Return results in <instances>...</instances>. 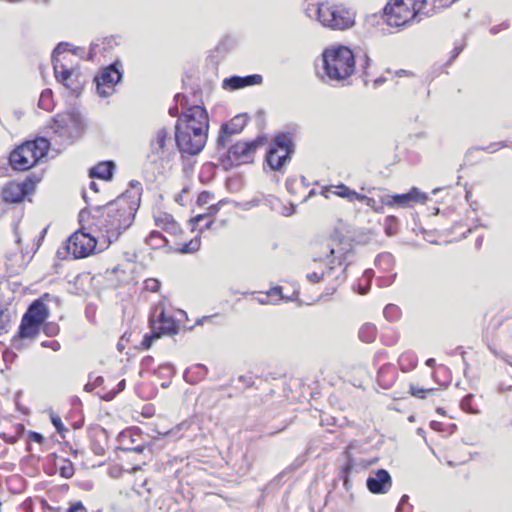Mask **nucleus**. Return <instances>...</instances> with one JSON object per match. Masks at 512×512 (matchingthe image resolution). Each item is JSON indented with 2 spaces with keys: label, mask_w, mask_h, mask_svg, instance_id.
<instances>
[{
  "label": "nucleus",
  "mask_w": 512,
  "mask_h": 512,
  "mask_svg": "<svg viewBox=\"0 0 512 512\" xmlns=\"http://www.w3.org/2000/svg\"><path fill=\"white\" fill-rule=\"evenodd\" d=\"M128 198L127 193H124L104 206H97L91 209L95 225L102 232L107 245L116 241L134 221L135 214L139 208L140 196L138 193L137 197L132 201Z\"/></svg>",
  "instance_id": "1"
},
{
  "label": "nucleus",
  "mask_w": 512,
  "mask_h": 512,
  "mask_svg": "<svg viewBox=\"0 0 512 512\" xmlns=\"http://www.w3.org/2000/svg\"><path fill=\"white\" fill-rule=\"evenodd\" d=\"M313 260L325 262L327 270L308 273L306 278L311 283H318L330 276L334 271L339 269L343 274L345 269L342 267L343 263L347 260L348 254L351 252V244L348 241H343L339 237H330L324 242L316 246Z\"/></svg>",
  "instance_id": "2"
},
{
  "label": "nucleus",
  "mask_w": 512,
  "mask_h": 512,
  "mask_svg": "<svg viewBox=\"0 0 512 512\" xmlns=\"http://www.w3.org/2000/svg\"><path fill=\"white\" fill-rule=\"evenodd\" d=\"M325 75L330 81L343 82L355 71V55L346 46H335L322 54Z\"/></svg>",
  "instance_id": "3"
},
{
  "label": "nucleus",
  "mask_w": 512,
  "mask_h": 512,
  "mask_svg": "<svg viewBox=\"0 0 512 512\" xmlns=\"http://www.w3.org/2000/svg\"><path fill=\"white\" fill-rule=\"evenodd\" d=\"M306 15L314 16L324 26L333 30H344L354 24V13L342 4L320 3L308 5Z\"/></svg>",
  "instance_id": "4"
},
{
  "label": "nucleus",
  "mask_w": 512,
  "mask_h": 512,
  "mask_svg": "<svg viewBox=\"0 0 512 512\" xmlns=\"http://www.w3.org/2000/svg\"><path fill=\"white\" fill-rule=\"evenodd\" d=\"M426 0H390L383 9V19L391 27H401L415 20L419 15L431 16L424 11Z\"/></svg>",
  "instance_id": "5"
},
{
  "label": "nucleus",
  "mask_w": 512,
  "mask_h": 512,
  "mask_svg": "<svg viewBox=\"0 0 512 512\" xmlns=\"http://www.w3.org/2000/svg\"><path fill=\"white\" fill-rule=\"evenodd\" d=\"M87 127L86 119L76 108H70L58 113L50 125L53 133L65 143L79 140Z\"/></svg>",
  "instance_id": "6"
},
{
  "label": "nucleus",
  "mask_w": 512,
  "mask_h": 512,
  "mask_svg": "<svg viewBox=\"0 0 512 512\" xmlns=\"http://www.w3.org/2000/svg\"><path fill=\"white\" fill-rule=\"evenodd\" d=\"M49 146L50 143L45 138H37L22 143L9 155L11 168L16 171L29 170L47 155Z\"/></svg>",
  "instance_id": "7"
},
{
  "label": "nucleus",
  "mask_w": 512,
  "mask_h": 512,
  "mask_svg": "<svg viewBox=\"0 0 512 512\" xmlns=\"http://www.w3.org/2000/svg\"><path fill=\"white\" fill-rule=\"evenodd\" d=\"M176 154L173 140L166 127L157 129L151 136L147 161L157 167H163L173 160Z\"/></svg>",
  "instance_id": "8"
},
{
  "label": "nucleus",
  "mask_w": 512,
  "mask_h": 512,
  "mask_svg": "<svg viewBox=\"0 0 512 512\" xmlns=\"http://www.w3.org/2000/svg\"><path fill=\"white\" fill-rule=\"evenodd\" d=\"M294 144L290 133L280 132L271 140L265 162L274 171H280L291 159Z\"/></svg>",
  "instance_id": "9"
},
{
  "label": "nucleus",
  "mask_w": 512,
  "mask_h": 512,
  "mask_svg": "<svg viewBox=\"0 0 512 512\" xmlns=\"http://www.w3.org/2000/svg\"><path fill=\"white\" fill-rule=\"evenodd\" d=\"M208 135L203 128L187 125L184 129L175 128V144L182 154H199L207 141Z\"/></svg>",
  "instance_id": "10"
},
{
  "label": "nucleus",
  "mask_w": 512,
  "mask_h": 512,
  "mask_svg": "<svg viewBox=\"0 0 512 512\" xmlns=\"http://www.w3.org/2000/svg\"><path fill=\"white\" fill-rule=\"evenodd\" d=\"M123 71L120 60H115L110 65L101 69L94 77L97 94L106 98L114 94L115 86L122 80Z\"/></svg>",
  "instance_id": "11"
},
{
  "label": "nucleus",
  "mask_w": 512,
  "mask_h": 512,
  "mask_svg": "<svg viewBox=\"0 0 512 512\" xmlns=\"http://www.w3.org/2000/svg\"><path fill=\"white\" fill-rule=\"evenodd\" d=\"M266 141L264 136H258L251 141H239L227 149V159L232 166H239L253 162L256 150Z\"/></svg>",
  "instance_id": "12"
},
{
  "label": "nucleus",
  "mask_w": 512,
  "mask_h": 512,
  "mask_svg": "<svg viewBox=\"0 0 512 512\" xmlns=\"http://www.w3.org/2000/svg\"><path fill=\"white\" fill-rule=\"evenodd\" d=\"M96 244L97 241L91 234L78 230L68 238L66 250L75 259H81L92 254Z\"/></svg>",
  "instance_id": "13"
},
{
  "label": "nucleus",
  "mask_w": 512,
  "mask_h": 512,
  "mask_svg": "<svg viewBox=\"0 0 512 512\" xmlns=\"http://www.w3.org/2000/svg\"><path fill=\"white\" fill-rule=\"evenodd\" d=\"M194 126L196 128H203L204 133L208 135L209 130V116L205 107L200 105H194L187 108L178 119L175 124V128L184 129L186 126Z\"/></svg>",
  "instance_id": "14"
},
{
  "label": "nucleus",
  "mask_w": 512,
  "mask_h": 512,
  "mask_svg": "<svg viewBox=\"0 0 512 512\" xmlns=\"http://www.w3.org/2000/svg\"><path fill=\"white\" fill-rule=\"evenodd\" d=\"M248 117L245 114L236 115L229 122L221 125L219 135L217 138V150L224 149L227 144L231 142L233 135L239 134L243 131L247 124Z\"/></svg>",
  "instance_id": "15"
},
{
  "label": "nucleus",
  "mask_w": 512,
  "mask_h": 512,
  "mask_svg": "<svg viewBox=\"0 0 512 512\" xmlns=\"http://www.w3.org/2000/svg\"><path fill=\"white\" fill-rule=\"evenodd\" d=\"M428 199L427 195L418 188L413 187L407 193L381 196L382 204L393 207H409L413 203H424Z\"/></svg>",
  "instance_id": "16"
},
{
  "label": "nucleus",
  "mask_w": 512,
  "mask_h": 512,
  "mask_svg": "<svg viewBox=\"0 0 512 512\" xmlns=\"http://www.w3.org/2000/svg\"><path fill=\"white\" fill-rule=\"evenodd\" d=\"M34 189L31 181L21 183L9 182L2 191L3 200L7 203H19Z\"/></svg>",
  "instance_id": "17"
},
{
  "label": "nucleus",
  "mask_w": 512,
  "mask_h": 512,
  "mask_svg": "<svg viewBox=\"0 0 512 512\" xmlns=\"http://www.w3.org/2000/svg\"><path fill=\"white\" fill-rule=\"evenodd\" d=\"M120 442L123 445V451L139 454L149 447L147 441L142 438V433L138 428L123 431L120 434Z\"/></svg>",
  "instance_id": "18"
},
{
  "label": "nucleus",
  "mask_w": 512,
  "mask_h": 512,
  "mask_svg": "<svg viewBox=\"0 0 512 512\" xmlns=\"http://www.w3.org/2000/svg\"><path fill=\"white\" fill-rule=\"evenodd\" d=\"M367 489L373 494H384L392 486V479L385 469L373 471L366 480Z\"/></svg>",
  "instance_id": "19"
},
{
  "label": "nucleus",
  "mask_w": 512,
  "mask_h": 512,
  "mask_svg": "<svg viewBox=\"0 0 512 512\" xmlns=\"http://www.w3.org/2000/svg\"><path fill=\"white\" fill-rule=\"evenodd\" d=\"M350 448L351 447L349 446L345 452L347 461L345 466L342 468L340 475L346 489H349V476L352 473H359L367 469L373 463L372 461L353 458L350 453Z\"/></svg>",
  "instance_id": "20"
},
{
  "label": "nucleus",
  "mask_w": 512,
  "mask_h": 512,
  "mask_svg": "<svg viewBox=\"0 0 512 512\" xmlns=\"http://www.w3.org/2000/svg\"><path fill=\"white\" fill-rule=\"evenodd\" d=\"M263 81V77L259 74L247 76H230L223 80L222 87L226 90L233 91L244 87L259 85Z\"/></svg>",
  "instance_id": "21"
},
{
  "label": "nucleus",
  "mask_w": 512,
  "mask_h": 512,
  "mask_svg": "<svg viewBox=\"0 0 512 512\" xmlns=\"http://www.w3.org/2000/svg\"><path fill=\"white\" fill-rule=\"evenodd\" d=\"M39 328L40 325L38 323L32 322L30 319L26 320V317L23 316L18 335L12 339L13 346L17 349H21V341L23 339H34L39 333Z\"/></svg>",
  "instance_id": "22"
},
{
  "label": "nucleus",
  "mask_w": 512,
  "mask_h": 512,
  "mask_svg": "<svg viewBox=\"0 0 512 512\" xmlns=\"http://www.w3.org/2000/svg\"><path fill=\"white\" fill-rule=\"evenodd\" d=\"M23 316L26 320L30 319L41 325L48 317V308L40 299H37L30 304Z\"/></svg>",
  "instance_id": "23"
},
{
  "label": "nucleus",
  "mask_w": 512,
  "mask_h": 512,
  "mask_svg": "<svg viewBox=\"0 0 512 512\" xmlns=\"http://www.w3.org/2000/svg\"><path fill=\"white\" fill-rule=\"evenodd\" d=\"M66 58V55H64L63 57L52 56L54 75L58 82L60 80H67L68 78H70L71 75H73L74 68L68 67L65 64Z\"/></svg>",
  "instance_id": "24"
},
{
  "label": "nucleus",
  "mask_w": 512,
  "mask_h": 512,
  "mask_svg": "<svg viewBox=\"0 0 512 512\" xmlns=\"http://www.w3.org/2000/svg\"><path fill=\"white\" fill-rule=\"evenodd\" d=\"M115 165L112 161L100 162L89 170L91 178L110 180L113 176Z\"/></svg>",
  "instance_id": "25"
},
{
  "label": "nucleus",
  "mask_w": 512,
  "mask_h": 512,
  "mask_svg": "<svg viewBox=\"0 0 512 512\" xmlns=\"http://www.w3.org/2000/svg\"><path fill=\"white\" fill-rule=\"evenodd\" d=\"M157 321L159 322L157 329L160 335H173L177 333V324L171 317L166 316L163 310L157 316Z\"/></svg>",
  "instance_id": "26"
},
{
  "label": "nucleus",
  "mask_w": 512,
  "mask_h": 512,
  "mask_svg": "<svg viewBox=\"0 0 512 512\" xmlns=\"http://www.w3.org/2000/svg\"><path fill=\"white\" fill-rule=\"evenodd\" d=\"M81 75L78 70L73 69V75L67 80H60L67 89H69L74 95L78 96L82 91Z\"/></svg>",
  "instance_id": "27"
},
{
  "label": "nucleus",
  "mask_w": 512,
  "mask_h": 512,
  "mask_svg": "<svg viewBox=\"0 0 512 512\" xmlns=\"http://www.w3.org/2000/svg\"><path fill=\"white\" fill-rule=\"evenodd\" d=\"M167 242L165 236L158 231H152L145 239V243L151 249H160L166 246Z\"/></svg>",
  "instance_id": "28"
},
{
  "label": "nucleus",
  "mask_w": 512,
  "mask_h": 512,
  "mask_svg": "<svg viewBox=\"0 0 512 512\" xmlns=\"http://www.w3.org/2000/svg\"><path fill=\"white\" fill-rule=\"evenodd\" d=\"M359 339L365 343H372L376 339L377 329L375 325L366 323L359 330Z\"/></svg>",
  "instance_id": "29"
},
{
  "label": "nucleus",
  "mask_w": 512,
  "mask_h": 512,
  "mask_svg": "<svg viewBox=\"0 0 512 512\" xmlns=\"http://www.w3.org/2000/svg\"><path fill=\"white\" fill-rule=\"evenodd\" d=\"M38 107L47 112H50L53 110L54 101H53V93H52L51 89H45L42 91L39 101H38Z\"/></svg>",
  "instance_id": "30"
},
{
  "label": "nucleus",
  "mask_w": 512,
  "mask_h": 512,
  "mask_svg": "<svg viewBox=\"0 0 512 512\" xmlns=\"http://www.w3.org/2000/svg\"><path fill=\"white\" fill-rule=\"evenodd\" d=\"M334 194L341 198H345L350 202L357 201L358 196H359L358 192L350 189L348 186H346L344 184H339V185L335 186Z\"/></svg>",
  "instance_id": "31"
},
{
  "label": "nucleus",
  "mask_w": 512,
  "mask_h": 512,
  "mask_svg": "<svg viewBox=\"0 0 512 512\" xmlns=\"http://www.w3.org/2000/svg\"><path fill=\"white\" fill-rule=\"evenodd\" d=\"M201 246V241L198 236H196L194 239H191L189 242H185L181 244L176 251H178L181 254H190L198 251Z\"/></svg>",
  "instance_id": "32"
},
{
  "label": "nucleus",
  "mask_w": 512,
  "mask_h": 512,
  "mask_svg": "<svg viewBox=\"0 0 512 512\" xmlns=\"http://www.w3.org/2000/svg\"><path fill=\"white\" fill-rule=\"evenodd\" d=\"M159 222L163 223V228L172 234H176L179 231L178 224L170 215L165 214L163 218L157 219L158 225H160Z\"/></svg>",
  "instance_id": "33"
},
{
  "label": "nucleus",
  "mask_w": 512,
  "mask_h": 512,
  "mask_svg": "<svg viewBox=\"0 0 512 512\" xmlns=\"http://www.w3.org/2000/svg\"><path fill=\"white\" fill-rule=\"evenodd\" d=\"M383 313H384L385 318L391 322L397 321L401 317V310L395 304L386 305Z\"/></svg>",
  "instance_id": "34"
},
{
  "label": "nucleus",
  "mask_w": 512,
  "mask_h": 512,
  "mask_svg": "<svg viewBox=\"0 0 512 512\" xmlns=\"http://www.w3.org/2000/svg\"><path fill=\"white\" fill-rule=\"evenodd\" d=\"M399 364L403 371H408L416 366L415 356L411 353H404L399 358Z\"/></svg>",
  "instance_id": "35"
},
{
  "label": "nucleus",
  "mask_w": 512,
  "mask_h": 512,
  "mask_svg": "<svg viewBox=\"0 0 512 512\" xmlns=\"http://www.w3.org/2000/svg\"><path fill=\"white\" fill-rule=\"evenodd\" d=\"M357 201L365 203L368 207L372 208L376 212H381L383 209V206L385 205V204H382L381 200H380V203L378 204L374 198L368 197V196L360 194V193H359Z\"/></svg>",
  "instance_id": "36"
},
{
  "label": "nucleus",
  "mask_w": 512,
  "mask_h": 512,
  "mask_svg": "<svg viewBox=\"0 0 512 512\" xmlns=\"http://www.w3.org/2000/svg\"><path fill=\"white\" fill-rule=\"evenodd\" d=\"M434 391H435V389H433V388L424 389V388H419L416 385L410 384V392H411V394L414 397H417V398H420V399L426 398L427 394H432Z\"/></svg>",
  "instance_id": "37"
},
{
  "label": "nucleus",
  "mask_w": 512,
  "mask_h": 512,
  "mask_svg": "<svg viewBox=\"0 0 512 512\" xmlns=\"http://www.w3.org/2000/svg\"><path fill=\"white\" fill-rule=\"evenodd\" d=\"M60 475L65 478H70L74 474V468L70 461H64L63 465L59 468Z\"/></svg>",
  "instance_id": "38"
},
{
  "label": "nucleus",
  "mask_w": 512,
  "mask_h": 512,
  "mask_svg": "<svg viewBox=\"0 0 512 512\" xmlns=\"http://www.w3.org/2000/svg\"><path fill=\"white\" fill-rule=\"evenodd\" d=\"M506 146L507 145L505 142H494V143H490L488 146L477 147V149L488 152V153H494L497 150L504 148Z\"/></svg>",
  "instance_id": "39"
},
{
  "label": "nucleus",
  "mask_w": 512,
  "mask_h": 512,
  "mask_svg": "<svg viewBox=\"0 0 512 512\" xmlns=\"http://www.w3.org/2000/svg\"><path fill=\"white\" fill-rule=\"evenodd\" d=\"M222 202H219L217 205H212L209 207V213L208 214H199L196 217L192 219V222L195 224H199L201 221L205 220L208 216L215 214L218 211V206Z\"/></svg>",
  "instance_id": "40"
},
{
  "label": "nucleus",
  "mask_w": 512,
  "mask_h": 512,
  "mask_svg": "<svg viewBox=\"0 0 512 512\" xmlns=\"http://www.w3.org/2000/svg\"><path fill=\"white\" fill-rule=\"evenodd\" d=\"M125 385H126L125 380H124V379H123V380H121V381L118 383V385H117V389H116V390L109 391L108 393H106V394L104 395L103 399H104L105 401H111V400L116 396V394H117V393H119V392H121V391H123V390L125 389Z\"/></svg>",
  "instance_id": "41"
},
{
  "label": "nucleus",
  "mask_w": 512,
  "mask_h": 512,
  "mask_svg": "<svg viewBox=\"0 0 512 512\" xmlns=\"http://www.w3.org/2000/svg\"><path fill=\"white\" fill-rule=\"evenodd\" d=\"M408 499L407 495H403L395 512H411L412 506L408 504Z\"/></svg>",
  "instance_id": "42"
},
{
  "label": "nucleus",
  "mask_w": 512,
  "mask_h": 512,
  "mask_svg": "<svg viewBox=\"0 0 512 512\" xmlns=\"http://www.w3.org/2000/svg\"><path fill=\"white\" fill-rule=\"evenodd\" d=\"M158 337H160V334L158 332L156 333L155 331H153L152 334H145L141 343L142 347L144 349H149L152 345L153 340Z\"/></svg>",
  "instance_id": "43"
},
{
  "label": "nucleus",
  "mask_w": 512,
  "mask_h": 512,
  "mask_svg": "<svg viewBox=\"0 0 512 512\" xmlns=\"http://www.w3.org/2000/svg\"><path fill=\"white\" fill-rule=\"evenodd\" d=\"M472 399H473V395H471V394L466 395L461 401V407L463 410H465L467 412L477 413V411L475 409H473L471 406Z\"/></svg>",
  "instance_id": "44"
},
{
  "label": "nucleus",
  "mask_w": 512,
  "mask_h": 512,
  "mask_svg": "<svg viewBox=\"0 0 512 512\" xmlns=\"http://www.w3.org/2000/svg\"><path fill=\"white\" fill-rule=\"evenodd\" d=\"M50 418H51V422H52L53 426L55 427L56 431L58 433H62L65 430V427L62 423L61 418L55 414H51Z\"/></svg>",
  "instance_id": "45"
},
{
  "label": "nucleus",
  "mask_w": 512,
  "mask_h": 512,
  "mask_svg": "<svg viewBox=\"0 0 512 512\" xmlns=\"http://www.w3.org/2000/svg\"><path fill=\"white\" fill-rule=\"evenodd\" d=\"M145 288L151 292H157L160 288V282L157 279H148L145 281Z\"/></svg>",
  "instance_id": "46"
},
{
  "label": "nucleus",
  "mask_w": 512,
  "mask_h": 512,
  "mask_svg": "<svg viewBox=\"0 0 512 512\" xmlns=\"http://www.w3.org/2000/svg\"><path fill=\"white\" fill-rule=\"evenodd\" d=\"M159 373L163 376L171 377L174 374V367L171 364H164L159 367Z\"/></svg>",
  "instance_id": "47"
},
{
  "label": "nucleus",
  "mask_w": 512,
  "mask_h": 512,
  "mask_svg": "<svg viewBox=\"0 0 512 512\" xmlns=\"http://www.w3.org/2000/svg\"><path fill=\"white\" fill-rule=\"evenodd\" d=\"M68 46L69 44L66 43V42H61L59 43L53 53H52V56H59V57H62L61 55L64 54L67 50H68Z\"/></svg>",
  "instance_id": "48"
},
{
  "label": "nucleus",
  "mask_w": 512,
  "mask_h": 512,
  "mask_svg": "<svg viewBox=\"0 0 512 512\" xmlns=\"http://www.w3.org/2000/svg\"><path fill=\"white\" fill-rule=\"evenodd\" d=\"M392 261H393V259H392L391 254L385 253V254H380L377 257L376 264L381 265L383 263L386 265H391Z\"/></svg>",
  "instance_id": "49"
},
{
  "label": "nucleus",
  "mask_w": 512,
  "mask_h": 512,
  "mask_svg": "<svg viewBox=\"0 0 512 512\" xmlns=\"http://www.w3.org/2000/svg\"><path fill=\"white\" fill-rule=\"evenodd\" d=\"M66 512H88L81 501L72 503Z\"/></svg>",
  "instance_id": "50"
},
{
  "label": "nucleus",
  "mask_w": 512,
  "mask_h": 512,
  "mask_svg": "<svg viewBox=\"0 0 512 512\" xmlns=\"http://www.w3.org/2000/svg\"><path fill=\"white\" fill-rule=\"evenodd\" d=\"M499 392L505 395L507 398L512 394V384L502 382L499 386Z\"/></svg>",
  "instance_id": "51"
},
{
  "label": "nucleus",
  "mask_w": 512,
  "mask_h": 512,
  "mask_svg": "<svg viewBox=\"0 0 512 512\" xmlns=\"http://www.w3.org/2000/svg\"><path fill=\"white\" fill-rule=\"evenodd\" d=\"M395 277H396V274L389 275V276L384 277V278H380L378 280L379 281V286H382V287L390 286L394 282Z\"/></svg>",
  "instance_id": "52"
},
{
  "label": "nucleus",
  "mask_w": 512,
  "mask_h": 512,
  "mask_svg": "<svg viewBox=\"0 0 512 512\" xmlns=\"http://www.w3.org/2000/svg\"><path fill=\"white\" fill-rule=\"evenodd\" d=\"M266 296L267 297L279 296L280 298H283L282 288L280 286L272 287L269 291H267Z\"/></svg>",
  "instance_id": "53"
},
{
  "label": "nucleus",
  "mask_w": 512,
  "mask_h": 512,
  "mask_svg": "<svg viewBox=\"0 0 512 512\" xmlns=\"http://www.w3.org/2000/svg\"><path fill=\"white\" fill-rule=\"evenodd\" d=\"M239 381L242 382L246 387H252L254 385V380L252 376L241 375L239 376Z\"/></svg>",
  "instance_id": "54"
},
{
  "label": "nucleus",
  "mask_w": 512,
  "mask_h": 512,
  "mask_svg": "<svg viewBox=\"0 0 512 512\" xmlns=\"http://www.w3.org/2000/svg\"><path fill=\"white\" fill-rule=\"evenodd\" d=\"M29 439L33 442L42 443L44 440V437L38 433V432H30Z\"/></svg>",
  "instance_id": "55"
},
{
  "label": "nucleus",
  "mask_w": 512,
  "mask_h": 512,
  "mask_svg": "<svg viewBox=\"0 0 512 512\" xmlns=\"http://www.w3.org/2000/svg\"><path fill=\"white\" fill-rule=\"evenodd\" d=\"M464 49V45H457L454 47V49L451 52L450 60H454L458 57V55L462 52Z\"/></svg>",
  "instance_id": "56"
},
{
  "label": "nucleus",
  "mask_w": 512,
  "mask_h": 512,
  "mask_svg": "<svg viewBox=\"0 0 512 512\" xmlns=\"http://www.w3.org/2000/svg\"><path fill=\"white\" fill-rule=\"evenodd\" d=\"M175 100H176L177 103H179L182 106L187 104V97L185 95H183V94H180V93L176 94L175 95Z\"/></svg>",
  "instance_id": "57"
},
{
  "label": "nucleus",
  "mask_w": 512,
  "mask_h": 512,
  "mask_svg": "<svg viewBox=\"0 0 512 512\" xmlns=\"http://www.w3.org/2000/svg\"><path fill=\"white\" fill-rule=\"evenodd\" d=\"M430 427L435 431H443V424L438 421H431Z\"/></svg>",
  "instance_id": "58"
},
{
  "label": "nucleus",
  "mask_w": 512,
  "mask_h": 512,
  "mask_svg": "<svg viewBox=\"0 0 512 512\" xmlns=\"http://www.w3.org/2000/svg\"><path fill=\"white\" fill-rule=\"evenodd\" d=\"M370 62H371L370 58L366 54L363 55L362 68H363L364 71L369 67Z\"/></svg>",
  "instance_id": "59"
},
{
  "label": "nucleus",
  "mask_w": 512,
  "mask_h": 512,
  "mask_svg": "<svg viewBox=\"0 0 512 512\" xmlns=\"http://www.w3.org/2000/svg\"><path fill=\"white\" fill-rule=\"evenodd\" d=\"M507 27H508V25H506L505 23H503L501 26H493V27L490 29V32H491V34H496V33H498V32L501 30V28H504V29H505V28H507Z\"/></svg>",
  "instance_id": "60"
},
{
  "label": "nucleus",
  "mask_w": 512,
  "mask_h": 512,
  "mask_svg": "<svg viewBox=\"0 0 512 512\" xmlns=\"http://www.w3.org/2000/svg\"><path fill=\"white\" fill-rule=\"evenodd\" d=\"M169 114H170L171 116H173V117L178 116V114H179L178 107H177L176 105H175V106H173V107H170V108H169Z\"/></svg>",
  "instance_id": "61"
},
{
  "label": "nucleus",
  "mask_w": 512,
  "mask_h": 512,
  "mask_svg": "<svg viewBox=\"0 0 512 512\" xmlns=\"http://www.w3.org/2000/svg\"><path fill=\"white\" fill-rule=\"evenodd\" d=\"M103 382H104V379H103V377H102V376H97V377L94 379V381H93V383L95 384V387H98V386L102 385V384H103Z\"/></svg>",
  "instance_id": "62"
},
{
  "label": "nucleus",
  "mask_w": 512,
  "mask_h": 512,
  "mask_svg": "<svg viewBox=\"0 0 512 512\" xmlns=\"http://www.w3.org/2000/svg\"><path fill=\"white\" fill-rule=\"evenodd\" d=\"M96 387H95V384L93 382H89L85 385V390L88 391V392H91L92 390H94Z\"/></svg>",
  "instance_id": "63"
},
{
  "label": "nucleus",
  "mask_w": 512,
  "mask_h": 512,
  "mask_svg": "<svg viewBox=\"0 0 512 512\" xmlns=\"http://www.w3.org/2000/svg\"><path fill=\"white\" fill-rule=\"evenodd\" d=\"M385 232L388 236H392L394 234L393 232V229H392V224H388L386 227H385Z\"/></svg>",
  "instance_id": "64"
}]
</instances>
